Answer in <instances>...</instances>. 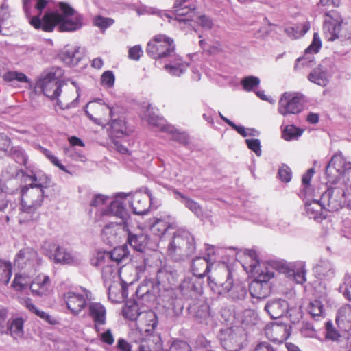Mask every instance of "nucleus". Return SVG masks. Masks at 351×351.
Masks as SVG:
<instances>
[{
  "mask_svg": "<svg viewBox=\"0 0 351 351\" xmlns=\"http://www.w3.org/2000/svg\"><path fill=\"white\" fill-rule=\"evenodd\" d=\"M143 54V51L140 45H134L128 50V58L132 60H138Z\"/></svg>",
  "mask_w": 351,
  "mask_h": 351,
  "instance_id": "obj_59",
  "label": "nucleus"
},
{
  "mask_svg": "<svg viewBox=\"0 0 351 351\" xmlns=\"http://www.w3.org/2000/svg\"><path fill=\"white\" fill-rule=\"evenodd\" d=\"M43 153L46 158L51 162V164H53L54 166L59 168L60 170L63 171L64 172H66L67 173H70V172L66 169L65 166H64L58 157H56L55 155H53L51 151L48 149H44Z\"/></svg>",
  "mask_w": 351,
  "mask_h": 351,
  "instance_id": "obj_52",
  "label": "nucleus"
},
{
  "mask_svg": "<svg viewBox=\"0 0 351 351\" xmlns=\"http://www.w3.org/2000/svg\"><path fill=\"white\" fill-rule=\"evenodd\" d=\"M193 244L186 234L176 233L168 247V253L171 256H184L191 252Z\"/></svg>",
  "mask_w": 351,
  "mask_h": 351,
  "instance_id": "obj_12",
  "label": "nucleus"
},
{
  "mask_svg": "<svg viewBox=\"0 0 351 351\" xmlns=\"http://www.w3.org/2000/svg\"><path fill=\"white\" fill-rule=\"evenodd\" d=\"M51 284V282L49 276L40 274L34 278L29 285V289L34 295H47L49 293Z\"/></svg>",
  "mask_w": 351,
  "mask_h": 351,
  "instance_id": "obj_20",
  "label": "nucleus"
},
{
  "mask_svg": "<svg viewBox=\"0 0 351 351\" xmlns=\"http://www.w3.org/2000/svg\"><path fill=\"white\" fill-rule=\"evenodd\" d=\"M58 8L61 12L60 15L63 16L62 17L74 16L75 14H79L69 3L65 2H60L58 3Z\"/></svg>",
  "mask_w": 351,
  "mask_h": 351,
  "instance_id": "obj_56",
  "label": "nucleus"
},
{
  "mask_svg": "<svg viewBox=\"0 0 351 351\" xmlns=\"http://www.w3.org/2000/svg\"><path fill=\"white\" fill-rule=\"evenodd\" d=\"M169 349L170 351H192L191 346L182 340H175Z\"/></svg>",
  "mask_w": 351,
  "mask_h": 351,
  "instance_id": "obj_55",
  "label": "nucleus"
},
{
  "mask_svg": "<svg viewBox=\"0 0 351 351\" xmlns=\"http://www.w3.org/2000/svg\"><path fill=\"white\" fill-rule=\"evenodd\" d=\"M174 62L165 65V69L173 75H180L187 68V64L177 56H173Z\"/></svg>",
  "mask_w": 351,
  "mask_h": 351,
  "instance_id": "obj_35",
  "label": "nucleus"
},
{
  "mask_svg": "<svg viewBox=\"0 0 351 351\" xmlns=\"http://www.w3.org/2000/svg\"><path fill=\"white\" fill-rule=\"evenodd\" d=\"M247 147L253 151L257 156L261 154V144L258 139H246Z\"/></svg>",
  "mask_w": 351,
  "mask_h": 351,
  "instance_id": "obj_61",
  "label": "nucleus"
},
{
  "mask_svg": "<svg viewBox=\"0 0 351 351\" xmlns=\"http://www.w3.org/2000/svg\"><path fill=\"white\" fill-rule=\"evenodd\" d=\"M138 344L137 351H160L162 348L161 338L158 335L148 334L135 339Z\"/></svg>",
  "mask_w": 351,
  "mask_h": 351,
  "instance_id": "obj_17",
  "label": "nucleus"
},
{
  "mask_svg": "<svg viewBox=\"0 0 351 351\" xmlns=\"http://www.w3.org/2000/svg\"><path fill=\"white\" fill-rule=\"evenodd\" d=\"M77 97L74 88L63 84L56 99L61 109H66L75 106V101Z\"/></svg>",
  "mask_w": 351,
  "mask_h": 351,
  "instance_id": "obj_18",
  "label": "nucleus"
},
{
  "mask_svg": "<svg viewBox=\"0 0 351 351\" xmlns=\"http://www.w3.org/2000/svg\"><path fill=\"white\" fill-rule=\"evenodd\" d=\"M92 264L101 268L104 279H111L114 276L115 269L110 260L108 252H98L92 259Z\"/></svg>",
  "mask_w": 351,
  "mask_h": 351,
  "instance_id": "obj_16",
  "label": "nucleus"
},
{
  "mask_svg": "<svg viewBox=\"0 0 351 351\" xmlns=\"http://www.w3.org/2000/svg\"><path fill=\"white\" fill-rule=\"evenodd\" d=\"M304 130L295 126L294 125H288L282 131V137L285 141H291L300 136Z\"/></svg>",
  "mask_w": 351,
  "mask_h": 351,
  "instance_id": "obj_43",
  "label": "nucleus"
},
{
  "mask_svg": "<svg viewBox=\"0 0 351 351\" xmlns=\"http://www.w3.org/2000/svg\"><path fill=\"white\" fill-rule=\"evenodd\" d=\"M89 316L93 321L96 332L100 331V326L106 324V310L104 305L98 302H92L88 306Z\"/></svg>",
  "mask_w": 351,
  "mask_h": 351,
  "instance_id": "obj_19",
  "label": "nucleus"
},
{
  "mask_svg": "<svg viewBox=\"0 0 351 351\" xmlns=\"http://www.w3.org/2000/svg\"><path fill=\"white\" fill-rule=\"evenodd\" d=\"M12 274V266L10 261L0 259V284L8 285Z\"/></svg>",
  "mask_w": 351,
  "mask_h": 351,
  "instance_id": "obj_38",
  "label": "nucleus"
},
{
  "mask_svg": "<svg viewBox=\"0 0 351 351\" xmlns=\"http://www.w3.org/2000/svg\"><path fill=\"white\" fill-rule=\"evenodd\" d=\"M3 80L9 83H14L15 82L20 83L29 82V78L25 73L16 71L6 72L3 75Z\"/></svg>",
  "mask_w": 351,
  "mask_h": 351,
  "instance_id": "obj_41",
  "label": "nucleus"
},
{
  "mask_svg": "<svg viewBox=\"0 0 351 351\" xmlns=\"http://www.w3.org/2000/svg\"><path fill=\"white\" fill-rule=\"evenodd\" d=\"M328 182L337 183L341 178L351 176V162H347L341 152H337L331 158L326 169Z\"/></svg>",
  "mask_w": 351,
  "mask_h": 351,
  "instance_id": "obj_6",
  "label": "nucleus"
},
{
  "mask_svg": "<svg viewBox=\"0 0 351 351\" xmlns=\"http://www.w3.org/2000/svg\"><path fill=\"white\" fill-rule=\"evenodd\" d=\"M114 75L111 71H105L101 77V84L108 87H112L114 84Z\"/></svg>",
  "mask_w": 351,
  "mask_h": 351,
  "instance_id": "obj_58",
  "label": "nucleus"
},
{
  "mask_svg": "<svg viewBox=\"0 0 351 351\" xmlns=\"http://www.w3.org/2000/svg\"><path fill=\"white\" fill-rule=\"evenodd\" d=\"M308 311L313 318H319L322 317L324 306L319 300H315L310 302Z\"/></svg>",
  "mask_w": 351,
  "mask_h": 351,
  "instance_id": "obj_47",
  "label": "nucleus"
},
{
  "mask_svg": "<svg viewBox=\"0 0 351 351\" xmlns=\"http://www.w3.org/2000/svg\"><path fill=\"white\" fill-rule=\"evenodd\" d=\"M54 258L56 262L66 264L71 263L73 261L71 254L59 246L55 250Z\"/></svg>",
  "mask_w": 351,
  "mask_h": 351,
  "instance_id": "obj_48",
  "label": "nucleus"
},
{
  "mask_svg": "<svg viewBox=\"0 0 351 351\" xmlns=\"http://www.w3.org/2000/svg\"><path fill=\"white\" fill-rule=\"evenodd\" d=\"M243 267L252 273L254 279L249 285V291L253 298H267L271 291L269 281L274 277V268L265 263H260L255 253L245 255Z\"/></svg>",
  "mask_w": 351,
  "mask_h": 351,
  "instance_id": "obj_1",
  "label": "nucleus"
},
{
  "mask_svg": "<svg viewBox=\"0 0 351 351\" xmlns=\"http://www.w3.org/2000/svg\"><path fill=\"white\" fill-rule=\"evenodd\" d=\"M324 16L326 17L323 25L324 37L328 41H333L339 37L341 30V16L337 10L326 12Z\"/></svg>",
  "mask_w": 351,
  "mask_h": 351,
  "instance_id": "obj_10",
  "label": "nucleus"
},
{
  "mask_svg": "<svg viewBox=\"0 0 351 351\" xmlns=\"http://www.w3.org/2000/svg\"><path fill=\"white\" fill-rule=\"evenodd\" d=\"M62 16L56 12H47L42 18L40 15L31 17L29 23L35 29L44 32H52L56 27L60 32H75L82 27L83 17L81 14Z\"/></svg>",
  "mask_w": 351,
  "mask_h": 351,
  "instance_id": "obj_2",
  "label": "nucleus"
},
{
  "mask_svg": "<svg viewBox=\"0 0 351 351\" xmlns=\"http://www.w3.org/2000/svg\"><path fill=\"white\" fill-rule=\"evenodd\" d=\"M100 341L108 346H111L114 342V339L110 329H107L105 332H102L99 336Z\"/></svg>",
  "mask_w": 351,
  "mask_h": 351,
  "instance_id": "obj_62",
  "label": "nucleus"
},
{
  "mask_svg": "<svg viewBox=\"0 0 351 351\" xmlns=\"http://www.w3.org/2000/svg\"><path fill=\"white\" fill-rule=\"evenodd\" d=\"M287 302L285 300L278 299L269 301L265 310L272 319L281 317L287 311Z\"/></svg>",
  "mask_w": 351,
  "mask_h": 351,
  "instance_id": "obj_26",
  "label": "nucleus"
},
{
  "mask_svg": "<svg viewBox=\"0 0 351 351\" xmlns=\"http://www.w3.org/2000/svg\"><path fill=\"white\" fill-rule=\"evenodd\" d=\"M195 3H189L187 7H182L172 10V18L179 23H188L193 21L196 16Z\"/></svg>",
  "mask_w": 351,
  "mask_h": 351,
  "instance_id": "obj_24",
  "label": "nucleus"
},
{
  "mask_svg": "<svg viewBox=\"0 0 351 351\" xmlns=\"http://www.w3.org/2000/svg\"><path fill=\"white\" fill-rule=\"evenodd\" d=\"M306 211L311 218L319 219L322 218L323 206L319 201H313L306 205Z\"/></svg>",
  "mask_w": 351,
  "mask_h": 351,
  "instance_id": "obj_42",
  "label": "nucleus"
},
{
  "mask_svg": "<svg viewBox=\"0 0 351 351\" xmlns=\"http://www.w3.org/2000/svg\"><path fill=\"white\" fill-rule=\"evenodd\" d=\"M302 336L306 338H317V332L314 326L308 323H303L302 326L300 329Z\"/></svg>",
  "mask_w": 351,
  "mask_h": 351,
  "instance_id": "obj_50",
  "label": "nucleus"
},
{
  "mask_svg": "<svg viewBox=\"0 0 351 351\" xmlns=\"http://www.w3.org/2000/svg\"><path fill=\"white\" fill-rule=\"evenodd\" d=\"M105 214L119 217L123 221L124 227H128V219L125 218L127 215L126 210L123 203L120 201L115 200L112 202L106 210Z\"/></svg>",
  "mask_w": 351,
  "mask_h": 351,
  "instance_id": "obj_32",
  "label": "nucleus"
},
{
  "mask_svg": "<svg viewBox=\"0 0 351 351\" xmlns=\"http://www.w3.org/2000/svg\"><path fill=\"white\" fill-rule=\"evenodd\" d=\"M25 320L22 317H16L8 321L7 330L4 334L10 335L15 339H21L24 335Z\"/></svg>",
  "mask_w": 351,
  "mask_h": 351,
  "instance_id": "obj_25",
  "label": "nucleus"
},
{
  "mask_svg": "<svg viewBox=\"0 0 351 351\" xmlns=\"http://www.w3.org/2000/svg\"><path fill=\"white\" fill-rule=\"evenodd\" d=\"M140 313L141 311H139V308L136 303H133L130 305L125 304L122 309V313L125 318L131 321H135L136 322Z\"/></svg>",
  "mask_w": 351,
  "mask_h": 351,
  "instance_id": "obj_44",
  "label": "nucleus"
},
{
  "mask_svg": "<svg viewBox=\"0 0 351 351\" xmlns=\"http://www.w3.org/2000/svg\"><path fill=\"white\" fill-rule=\"evenodd\" d=\"M326 339H330L332 341H338L340 337V334L339 332L335 329L332 322H327L326 323Z\"/></svg>",
  "mask_w": 351,
  "mask_h": 351,
  "instance_id": "obj_54",
  "label": "nucleus"
},
{
  "mask_svg": "<svg viewBox=\"0 0 351 351\" xmlns=\"http://www.w3.org/2000/svg\"><path fill=\"white\" fill-rule=\"evenodd\" d=\"M189 311L199 322L206 321L210 314L209 306L202 300L191 304L189 306Z\"/></svg>",
  "mask_w": 351,
  "mask_h": 351,
  "instance_id": "obj_27",
  "label": "nucleus"
},
{
  "mask_svg": "<svg viewBox=\"0 0 351 351\" xmlns=\"http://www.w3.org/2000/svg\"><path fill=\"white\" fill-rule=\"evenodd\" d=\"M208 285L217 295L228 293L233 287L232 274L226 265L215 267L208 276Z\"/></svg>",
  "mask_w": 351,
  "mask_h": 351,
  "instance_id": "obj_5",
  "label": "nucleus"
},
{
  "mask_svg": "<svg viewBox=\"0 0 351 351\" xmlns=\"http://www.w3.org/2000/svg\"><path fill=\"white\" fill-rule=\"evenodd\" d=\"M344 191L339 187H331L322 195V201L327 203V209L333 212L342 208L344 199Z\"/></svg>",
  "mask_w": 351,
  "mask_h": 351,
  "instance_id": "obj_14",
  "label": "nucleus"
},
{
  "mask_svg": "<svg viewBox=\"0 0 351 351\" xmlns=\"http://www.w3.org/2000/svg\"><path fill=\"white\" fill-rule=\"evenodd\" d=\"M344 285L345 291L343 295L349 301H351V275L346 277Z\"/></svg>",
  "mask_w": 351,
  "mask_h": 351,
  "instance_id": "obj_64",
  "label": "nucleus"
},
{
  "mask_svg": "<svg viewBox=\"0 0 351 351\" xmlns=\"http://www.w3.org/2000/svg\"><path fill=\"white\" fill-rule=\"evenodd\" d=\"M67 308L74 315H77L87 304L84 295L73 291H68L63 295Z\"/></svg>",
  "mask_w": 351,
  "mask_h": 351,
  "instance_id": "obj_15",
  "label": "nucleus"
},
{
  "mask_svg": "<svg viewBox=\"0 0 351 351\" xmlns=\"http://www.w3.org/2000/svg\"><path fill=\"white\" fill-rule=\"evenodd\" d=\"M287 273L288 276L291 277L298 284H303L306 280V270L304 265L302 263L295 265L292 269H289Z\"/></svg>",
  "mask_w": 351,
  "mask_h": 351,
  "instance_id": "obj_37",
  "label": "nucleus"
},
{
  "mask_svg": "<svg viewBox=\"0 0 351 351\" xmlns=\"http://www.w3.org/2000/svg\"><path fill=\"white\" fill-rule=\"evenodd\" d=\"M112 264L118 265L128 258L129 251L126 245L114 247L112 251L108 252Z\"/></svg>",
  "mask_w": 351,
  "mask_h": 351,
  "instance_id": "obj_33",
  "label": "nucleus"
},
{
  "mask_svg": "<svg viewBox=\"0 0 351 351\" xmlns=\"http://www.w3.org/2000/svg\"><path fill=\"white\" fill-rule=\"evenodd\" d=\"M211 264L205 257H197L193 260L191 264V271L193 275L198 278H203L210 271Z\"/></svg>",
  "mask_w": 351,
  "mask_h": 351,
  "instance_id": "obj_30",
  "label": "nucleus"
},
{
  "mask_svg": "<svg viewBox=\"0 0 351 351\" xmlns=\"http://www.w3.org/2000/svg\"><path fill=\"white\" fill-rule=\"evenodd\" d=\"M114 23V19L101 16H97L94 18V25L101 29H106Z\"/></svg>",
  "mask_w": 351,
  "mask_h": 351,
  "instance_id": "obj_51",
  "label": "nucleus"
},
{
  "mask_svg": "<svg viewBox=\"0 0 351 351\" xmlns=\"http://www.w3.org/2000/svg\"><path fill=\"white\" fill-rule=\"evenodd\" d=\"M308 79L319 86H326L327 83L326 75L320 68L314 69L308 75Z\"/></svg>",
  "mask_w": 351,
  "mask_h": 351,
  "instance_id": "obj_45",
  "label": "nucleus"
},
{
  "mask_svg": "<svg viewBox=\"0 0 351 351\" xmlns=\"http://www.w3.org/2000/svg\"><path fill=\"white\" fill-rule=\"evenodd\" d=\"M259 84L260 80L254 76H247L241 81V84L245 91L252 90L254 88H256Z\"/></svg>",
  "mask_w": 351,
  "mask_h": 351,
  "instance_id": "obj_49",
  "label": "nucleus"
},
{
  "mask_svg": "<svg viewBox=\"0 0 351 351\" xmlns=\"http://www.w3.org/2000/svg\"><path fill=\"white\" fill-rule=\"evenodd\" d=\"M8 309L0 305V333L4 334L7 330Z\"/></svg>",
  "mask_w": 351,
  "mask_h": 351,
  "instance_id": "obj_53",
  "label": "nucleus"
},
{
  "mask_svg": "<svg viewBox=\"0 0 351 351\" xmlns=\"http://www.w3.org/2000/svg\"><path fill=\"white\" fill-rule=\"evenodd\" d=\"M184 199H185L184 204H185L186 207H187L189 210H191L192 212H193L196 214L200 213L202 212L201 206L197 202H195L190 198L184 197Z\"/></svg>",
  "mask_w": 351,
  "mask_h": 351,
  "instance_id": "obj_63",
  "label": "nucleus"
},
{
  "mask_svg": "<svg viewBox=\"0 0 351 351\" xmlns=\"http://www.w3.org/2000/svg\"><path fill=\"white\" fill-rule=\"evenodd\" d=\"M119 276L121 281L123 294L126 293L127 287L132 285L138 280L137 274H134V269L132 266H123L119 270Z\"/></svg>",
  "mask_w": 351,
  "mask_h": 351,
  "instance_id": "obj_28",
  "label": "nucleus"
},
{
  "mask_svg": "<svg viewBox=\"0 0 351 351\" xmlns=\"http://www.w3.org/2000/svg\"><path fill=\"white\" fill-rule=\"evenodd\" d=\"M280 179L284 182H289L291 179V169L286 165H283L278 169Z\"/></svg>",
  "mask_w": 351,
  "mask_h": 351,
  "instance_id": "obj_57",
  "label": "nucleus"
},
{
  "mask_svg": "<svg viewBox=\"0 0 351 351\" xmlns=\"http://www.w3.org/2000/svg\"><path fill=\"white\" fill-rule=\"evenodd\" d=\"M40 258L38 252L30 247H25L20 250L14 258V265L20 269L28 273L34 271L40 265Z\"/></svg>",
  "mask_w": 351,
  "mask_h": 351,
  "instance_id": "obj_7",
  "label": "nucleus"
},
{
  "mask_svg": "<svg viewBox=\"0 0 351 351\" xmlns=\"http://www.w3.org/2000/svg\"><path fill=\"white\" fill-rule=\"evenodd\" d=\"M302 97L295 93H284L278 102V112L283 116L300 113L303 109Z\"/></svg>",
  "mask_w": 351,
  "mask_h": 351,
  "instance_id": "obj_8",
  "label": "nucleus"
},
{
  "mask_svg": "<svg viewBox=\"0 0 351 351\" xmlns=\"http://www.w3.org/2000/svg\"><path fill=\"white\" fill-rule=\"evenodd\" d=\"M243 343L242 336L232 329L228 330L221 339V344L227 351H239Z\"/></svg>",
  "mask_w": 351,
  "mask_h": 351,
  "instance_id": "obj_22",
  "label": "nucleus"
},
{
  "mask_svg": "<svg viewBox=\"0 0 351 351\" xmlns=\"http://www.w3.org/2000/svg\"><path fill=\"white\" fill-rule=\"evenodd\" d=\"M110 134L115 137H121L128 135L130 130L128 128L126 122L122 119H114L110 123Z\"/></svg>",
  "mask_w": 351,
  "mask_h": 351,
  "instance_id": "obj_36",
  "label": "nucleus"
},
{
  "mask_svg": "<svg viewBox=\"0 0 351 351\" xmlns=\"http://www.w3.org/2000/svg\"><path fill=\"white\" fill-rule=\"evenodd\" d=\"M128 243L136 251L143 252L147 247L149 242V237L144 233L132 234L127 230Z\"/></svg>",
  "mask_w": 351,
  "mask_h": 351,
  "instance_id": "obj_31",
  "label": "nucleus"
},
{
  "mask_svg": "<svg viewBox=\"0 0 351 351\" xmlns=\"http://www.w3.org/2000/svg\"><path fill=\"white\" fill-rule=\"evenodd\" d=\"M44 186L41 184L31 183L21 189V210L32 213L40 208L44 199Z\"/></svg>",
  "mask_w": 351,
  "mask_h": 351,
  "instance_id": "obj_4",
  "label": "nucleus"
},
{
  "mask_svg": "<svg viewBox=\"0 0 351 351\" xmlns=\"http://www.w3.org/2000/svg\"><path fill=\"white\" fill-rule=\"evenodd\" d=\"M85 112L88 118L96 124L104 125L112 117V110L104 103L93 101L86 104Z\"/></svg>",
  "mask_w": 351,
  "mask_h": 351,
  "instance_id": "obj_9",
  "label": "nucleus"
},
{
  "mask_svg": "<svg viewBox=\"0 0 351 351\" xmlns=\"http://www.w3.org/2000/svg\"><path fill=\"white\" fill-rule=\"evenodd\" d=\"M62 85V82L54 76L46 77L41 82L43 94L51 99H56Z\"/></svg>",
  "mask_w": 351,
  "mask_h": 351,
  "instance_id": "obj_21",
  "label": "nucleus"
},
{
  "mask_svg": "<svg viewBox=\"0 0 351 351\" xmlns=\"http://www.w3.org/2000/svg\"><path fill=\"white\" fill-rule=\"evenodd\" d=\"M170 227L171 225L169 222L162 219H157L152 225L150 230L155 236L161 237L165 234Z\"/></svg>",
  "mask_w": 351,
  "mask_h": 351,
  "instance_id": "obj_40",
  "label": "nucleus"
},
{
  "mask_svg": "<svg viewBox=\"0 0 351 351\" xmlns=\"http://www.w3.org/2000/svg\"><path fill=\"white\" fill-rule=\"evenodd\" d=\"M158 325L156 314L152 310L141 311L136 322V329L139 333L153 334Z\"/></svg>",
  "mask_w": 351,
  "mask_h": 351,
  "instance_id": "obj_13",
  "label": "nucleus"
},
{
  "mask_svg": "<svg viewBox=\"0 0 351 351\" xmlns=\"http://www.w3.org/2000/svg\"><path fill=\"white\" fill-rule=\"evenodd\" d=\"M336 323L339 328L344 331L351 330V306L346 304L342 306L337 313Z\"/></svg>",
  "mask_w": 351,
  "mask_h": 351,
  "instance_id": "obj_29",
  "label": "nucleus"
},
{
  "mask_svg": "<svg viewBox=\"0 0 351 351\" xmlns=\"http://www.w3.org/2000/svg\"><path fill=\"white\" fill-rule=\"evenodd\" d=\"M121 229V225L117 223H110L106 225L102 230L104 239L108 240L110 243L116 242Z\"/></svg>",
  "mask_w": 351,
  "mask_h": 351,
  "instance_id": "obj_34",
  "label": "nucleus"
},
{
  "mask_svg": "<svg viewBox=\"0 0 351 351\" xmlns=\"http://www.w3.org/2000/svg\"><path fill=\"white\" fill-rule=\"evenodd\" d=\"M146 52L155 60L172 57L176 53V45L172 38L165 34H157L147 43Z\"/></svg>",
  "mask_w": 351,
  "mask_h": 351,
  "instance_id": "obj_3",
  "label": "nucleus"
},
{
  "mask_svg": "<svg viewBox=\"0 0 351 351\" xmlns=\"http://www.w3.org/2000/svg\"><path fill=\"white\" fill-rule=\"evenodd\" d=\"M10 155L15 161L23 166L27 165L28 158L24 150L21 147H14L10 149Z\"/></svg>",
  "mask_w": 351,
  "mask_h": 351,
  "instance_id": "obj_46",
  "label": "nucleus"
},
{
  "mask_svg": "<svg viewBox=\"0 0 351 351\" xmlns=\"http://www.w3.org/2000/svg\"><path fill=\"white\" fill-rule=\"evenodd\" d=\"M265 334L269 340L282 343L291 335V326L282 322H271L265 327Z\"/></svg>",
  "mask_w": 351,
  "mask_h": 351,
  "instance_id": "obj_11",
  "label": "nucleus"
},
{
  "mask_svg": "<svg viewBox=\"0 0 351 351\" xmlns=\"http://www.w3.org/2000/svg\"><path fill=\"white\" fill-rule=\"evenodd\" d=\"M322 46L321 41L319 38H318V34L315 33L313 35V40L311 44L306 49L305 52L306 53H317L319 48Z\"/></svg>",
  "mask_w": 351,
  "mask_h": 351,
  "instance_id": "obj_60",
  "label": "nucleus"
},
{
  "mask_svg": "<svg viewBox=\"0 0 351 351\" xmlns=\"http://www.w3.org/2000/svg\"><path fill=\"white\" fill-rule=\"evenodd\" d=\"M130 206L134 213L142 215L149 211L150 201L146 195L141 193H136L131 197Z\"/></svg>",
  "mask_w": 351,
  "mask_h": 351,
  "instance_id": "obj_23",
  "label": "nucleus"
},
{
  "mask_svg": "<svg viewBox=\"0 0 351 351\" xmlns=\"http://www.w3.org/2000/svg\"><path fill=\"white\" fill-rule=\"evenodd\" d=\"M29 274L17 273L12 282V287L17 291H21L29 285Z\"/></svg>",
  "mask_w": 351,
  "mask_h": 351,
  "instance_id": "obj_39",
  "label": "nucleus"
}]
</instances>
